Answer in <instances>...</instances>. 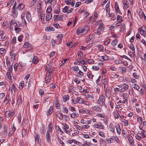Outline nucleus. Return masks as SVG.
<instances>
[{
    "mask_svg": "<svg viewBox=\"0 0 146 146\" xmlns=\"http://www.w3.org/2000/svg\"><path fill=\"white\" fill-rule=\"evenodd\" d=\"M5 116L7 118L11 116L10 111H6L5 113Z\"/></svg>",
    "mask_w": 146,
    "mask_h": 146,
    "instance_id": "nucleus-33",
    "label": "nucleus"
},
{
    "mask_svg": "<svg viewBox=\"0 0 146 146\" xmlns=\"http://www.w3.org/2000/svg\"><path fill=\"white\" fill-rule=\"evenodd\" d=\"M113 137L112 138H110L108 139L107 141L108 143H111L113 142Z\"/></svg>",
    "mask_w": 146,
    "mask_h": 146,
    "instance_id": "nucleus-44",
    "label": "nucleus"
},
{
    "mask_svg": "<svg viewBox=\"0 0 146 146\" xmlns=\"http://www.w3.org/2000/svg\"><path fill=\"white\" fill-rule=\"evenodd\" d=\"M38 60L37 59L36 57V56H34L33 59V63L36 64L38 63Z\"/></svg>",
    "mask_w": 146,
    "mask_h": 146,
    "instance_id": "nucleus-37",
    "label": "nucleus"
},
{
    "mask_svg": "<svg viewBox=\"0 0 146 146\" xmlns=\"http://www.w3.org/2000/svg\"><path fill=\"white\" fill-rule=\"evenodd\" d=\"M5 52V49L4 48H0V53L1 54H3Z\"/></svg>",
    "mask_w": 146,
    "mask_h": 146,
    "instance_id": "nucleus-55",
    "label": "nucleus"
},
{
    "mask_svg": "<svg viewBox=\"0 0 146 146\" xmlns=\"http://www.w3.org/2000/svg\"><path fill=\"white\" fill-rule=\"evenodd\" d=\"M115 127L117 133L118 134H120L121 133V129L119 124L118 123L116 124L115 125Z\"/></svg>",
    "mask_w": 146,
    "mask_h": 146,
    "instance_id": "nucleus-12",
    "label": "nucleus"
},
{
    "mask_svg": "<svg viewBox=\"0 0 146 146\" xmlns=\"http://www.w3.org/2000/svg\"><path fill=\"white\" fill-rule=\"evenodd\" d=\"M6 76L9 79H11V76L10 71L7 72Z\"/></svg>",
    "mask_w": 146,
    "mask_h": 146,
    "instance_id": "nucleus-46",
    "label": "nucleus"
},
{
    "mask_svg": "<svg viewBox=\"0 0 146 146\" xmlns=\"http://www.w3.org/2000/svg\"><path fill=\"white\" fill-rule=\"evenodd\" d=\"M63 16L62 15H58L57 21H62L63 19Z\"/></svg>",
    "mask_w": 146,
    "mask_h": 146,
    "instance_id": "nucleus-50",
    "label": "nucleus"
},
{
    "mask_svg": "<svg viewBox=\"0 0 146 146\" xmlns=\"http://www.w3.org/2000/svg\"><path fill=\"white\" fill-rule=\"evenodd\" d=\"M105 93V96L107 98H108L109 99L110 97L111 96V92L110 90L108 89L107 90V87L104 90Z\"/></svg>",
    "mask_w": 146,
    "mask_h": 146,
    "instance_id": "nucleus-5",
    "label": "nucleus"
},
{
    "mask_svg": "<svg viewBox=\"0 0 146 146\" xmlns=\"http://www.w3.org/2000/svg\"><path fill=\"white\" fill-rule=\"evenodd\" d=\"M100 30H95L94 31V33H96V34H97L98 35H100V34H101V33H100Z\"/></svg>",
    "mask_w": 146,
    "mask_h": 146,
    "instance_id": "nucleus-62",
    "label": "nucleus"
},
{
    "mask_svg": "<svg viewBox=\"0 0 146 146\" xmlns=\"http://www.w3.org/2000/svg\"><path fill=\"white\" fill-rule=\"evenodd\" d=\"M26 17L27 21L28 22H30L31 19V15L30 13L29 12H28L26 15Z\"/></svg>",
    "mask_w": 146,
    "mask_h": 146,
    "instance_id": "nucleus-11",
    "label": "nucleus"
},
{
    "mask_svg": "<svg viewBox=\"0 0 146 146\" xmlns=\"http://www.w3.org/2000/svg\"><path fill=\"white\" fill-rule=\"evenodd\" d=\"M53 26L57 28H60V26L58 25V23H56L53 24Z\"/></svg>",
    "mask_w": 146,
    "mask_h": 146,
    "instance_id": "nucleus-56",
    "label": "nucleus"
},
{
    "mask_svg": "<svg viewBox=\"0 0 146 146\" xmlns=\"http://www.w3.org/2000/svg\"><path fill=\"white\" fill-rule=\"evenodd\" d=\"M46 139L47 142L48 143L50 140V137L49 135V131L47 130L46 131Z\"/></svg>",
    "mask_w": 146,
    "mask_h": 146,
    "instance_id": "nucleus-16",
    "label": "nucleus"
},
{
    "mask_svg": "<svg viewBox=\"0 0 146 146\" xmlns=\"http://www.w3.org/2000/svg\"><path fill=\"white\" fill-rule=\"evenodd\" d=\"M138 31L141 35H143L146 38V35L145 33V31L144 30H142L140 29V28H139Z\"/></svg>",
    "mask_w": 146,
    "mask_h": 146,
    "instance_id": "nucleus-17",
    "label": "nucleus"
},
{
    "mask_svg": "<svg viewBox=\"0 0 146 146\" xmlns=\"http://www.w3.org/2000/svg\"><path fill=\"white\" fill-rule=\"evenodd\" d=\"M24 82L23 81H21L19 84V88L20 89H21L23 88L24 85Z\"/></svg>",
    "mask_w": 146,
    "mask_h": 146,
    "instance_id": "nucleus-40",
    "label": "nucleus"
},
{
    "mask_svg": "<svg viewBox=\"0 0 146 146\" xmlns=\"http://www.w3.org/2000/svg\"><path fill=\"white\" fill-rule=\"evenodd\" d=\"M22 103V99H21V95H20L18 97V98L17 100V104H18V105H19L20 104Z\"/></svg>",
    "mask_w": 146,
    "mask_h": 146,
    "instance_id": "nucleus-23",
    "label": "nucleus"
},
{
    "mask_svg": "<svg viewBox=\"0 0 146 146\" xmlns=\"http://www.w3.org/2000/svg\"><path fill=\"white\" fill-rule=\"evenodd\" d=\"M133 78L136 79H138L139 78V76L137 75V73L136 72L133 73Z\"/></svg>",
    "mask_w": 146,
    "mask_h": 146,
    "instance_id": "nucleus-47",
    "label": "nucleus"
},
{
    "mask_svg": "<svg viewBox=\"0 0 146 146\" xmlns=\"http://www.w3.org/2000/svg\"><path fill=\"white\" fill-rule=\"evenodd\" d=\"M10 55L11 56V58H13V59H15L16 54L15 53H13V50H12V51L10 52Z\"/></svg>",
    "mask_w": 146,
    "mask_h": 146,
    "instance_id": "nucleus-28",
    "label": "nucleus"
},
{
    "mask_svg": "<svg viewBox=\"0 0 146 146\" xmlns=\"http://www.w3.org/2000/svg\"><path fill=\"white\" fill-rule=\"evenodd\" d=\"M68 7L66 6L64 7L63 9V11L64 13H67L68 10Z\"/></svg>",
    "mask_w": 146,
    "mask_h": 146,
    "instance_id": "nucleus-45",
    "label": "nucleus"
},
{
    "mask_svg": "<svg viewBox=\"0 0 146 146\" xmlns=\"http://www.w3.org/2000/svg\"><path fill=\"white\" fill-rule=\"evenodd\" d=\"M24 47L25 48H27L28 50H31L33 48L32 45L28 42H25L24 45Z\"/></svg>",
    "mask_w": 146,
    "mask_h": 146,
    "instance_id": "nucleus-4",
    "label": "nucleus"
},
{
    "mask_svg": "<svg viewBox=\"0 0 146 146\" xmlns=\"http://www.w3.org/2000/svg\"><path fill=\"white\" fill-rule=\"evenodd\" d=\"M115 9L116 12L117 13L120 15L121 14V13L119 9L118 4L117 3L115 4Z\"/></svg>",
    "mask_w": 146,
    "mask_h": 146,
    "instance_id": "nucleus-9",
    "label": "nucleus"
},
{
    "mask_svg": "<svg viewBox=\"0 0 146 146\" xmlns=\"http://www.w3.org/2000/svg\"><path fill=\"white\" fill-rule=\"evenodd\" d=\"M109 127L110 131L113 132L115 131V126L112 123H111L110 124Z\"/></svg>",
    "mask_w": 146,
    "mask_h": 146,
    "instance_id": "nucleus-21",
    "label": "nucleus"
},
{
    "mask_svg": "<svg viewBox=\"0 0 146 146\" xmlns=\"http://www.w3.org/2000/svg\"><path fill=\"white\" fill-rule=\"evenodd\" d=\"M87 75L88 78L90 79H92L93 76H94V75L89 72L88 73Z\"/></svg>",
    "mask_w": 146,
    "mask_h": 146,
    "instance_id": "nucleus-38",
    "label": "nucleus"
},
{
    "mask_svg": "<svg viewBox=\"0 0 146 146\" xmlns=\"http://www.w3.org/2000/svg\"><path fill=\"white\" fill-rule=\"evenodd\" d=\"M46 3H47L48 4L51 3L53 1V0H44Z\"/></svg>",
    "mask_w": 146,
    "mask_h": 146,
    "instance_id": "nucleus-60",
    "label": "nucleus"
},
{
    "mask_svg": "<svg viewBox=\"0 0 146 146\" xmlns=\"http://www.w3.org/2000/svg\"><path fill=\"white\" fill-rule=\"evenodd\" d=\"M77 61L79 63V64L80 63H82L83 64H86V62L85 60H84L77 59Z\"/></svg>",
    "mask_w": 146,
    "mask_h": 146,
    "instance_id": "nucleus-27",
    "label": "nucleus"
},
{
    "mask_svg": "<svg viewBox=\"0 0 146 146\" xmlns=\"http://www.w3.org/2000/svg\"><path fill=\"white\" fill-rule=\"evenodd\" d=\"M52 15L51 13H47L45 19L47 21H50L52 18Z\"/></svg>",
    "mask_w": 146,
    "mask_h": 146,
    "instance_id": "nucleus-6",
    "label": "nucleus"
},
{
    "mask_svg": "<svg viewBox=\"0 0 146 146\" xmlns=\"http://www.w3.org/2000/svg\"><path fill=\"white\" fill-rule=\"evenodd\" d=\"M77 102L80 104H84V101L81 98L79 97H78L77 98Z\"/></svg>",
    "mask_w": 146,
    "mask_h": 146,
    "instance_id": "nucleus-10",
    "label": "nucleus"
},
{
    "mask_svg": "<svg viewBox=\"0 0 146 146\" xmlns=\"http://www.w3.org/2000/svg\"><path fill=\"white\" fill-rule=\"evenodd\" d=\"M123 61L120 60H115V62L117 64H121Z\"/></svg>",
    "mask_w": 146,
    "mask_h": 146,
    "instance_id": "nucleus-61",
    "label": "nucleus"
},
{
    "mask_svg": "<svg viewBox=\"0 0 146 146\" xmlns=\"http://www.w3.org/2000/svg\"><path fill=\"white\" fill-rule=\"evenodd\" d=\"M101 58L104 60L106 61L108 60V56L106 55H104V56H101L100 57Z\"/></svg>",
    "mask_w": 146,
    "mask_h": 146,
    "instance_id": "nucleus-35",
    "label": "nucleus"
},
{
    "mask_svg": "<svg viewBox=\"0 0 146 146\" xmlns=\"http://www.w3.org/2000/svg\"><path fill=\"white\" fill-rule=\"evenodd\" d=\"M86 98L89 99L90 100H92L94 99V97L92 95L89 94H87L85 95Z\"/></svg>",
    "mask_w": 146,
    "mask_h": 146,
    "instance_id": "nucleus-30",
    "label": "nucleus"
},
{
    "mask_svg": "<svg viewBox=\"0 0 146 146\" xmlns=\"http://www.w3.org/2000/svg\"><path fill=\"white\" fill-rule=\"evenodd\" d=\"M99 134L102 137H105V135H104V133L101 131H99Z\"/></svg>",
    "mask_w": 146,
    "mask_h": 146,
    "instance_id": "nucleus-59",
    "label": "nucleus"
},
{
    "mask_svg": "<svg viewBox=\"0 0 146 146\" xmlns=\"http://www.w3.org/2000/svg\"><path fill=\"white\" fill-rule=\"evenodd\" d=\"M58 141H59V143L61 144L62 146H65L64 143L60 139H58Z\"/></svg>",
    "mask_w": 146,
    "mask_h": 146,
    "instance_id": "nucleus-64",
    "label": "nucleus"
},
{
    "mask_svg": "<svg viewBox=\"0 0 146 146\" xmlns=\"http://www.w3.org/2000/svg\"><path fill=\"white\" fill-rule=\"evenodd\" d=\"M94 62V61L93 60H87V63L90 64H93Z\"/></svg>",
    "mask_w": 146,
    "mask_h": 146,
    "instance_id": "nucleus-63",
    "label": "nucleus"
},
{
    "mask_svg": "<svg viewBox=\"0 0 146 146\" xmlns=\"http://www.w3.org/2000/svg\"><path fill=\"white\" fill-rule=\"evenodd\" d=\"M127 0H124L123 1V5L126 8H127L129 6L127 4Z\"/></svg>",
    "mask_w": 146,
    "mask_h": 146,
    "instance_id": "nucleus-36",
    "label": "nucleus"
},
{
    "mask_svg": "<svg viewBox=\"0 0 146 146\" xmlns=\"http://www.w3.org/2000/svg\"><path fill=\"white\" fill-rule=\"evenodd\" d=\"M35 142L38 143L39 142V140L40 138V136L37 133H35L34 135Z\"/></svg>",
    "mask_w": 146,
    "mask_h": 146,
    "instance_id": "nucleus-14",
    "label": "nucleus"
},
{
    "mask_svg": "<svg viewBox=\"0 0 146 146\" xmlns=\"http://www.w3.org/2000/svg\"><path fill=\"white\" fill-rule=\"evenodd\" d=\"M117 86L119 88H121L122 86V88L120 89V93L124 92L125 91L128 90L129 87L128 84L124 83L122 84V86L118 85Z\"/></svg>",
    "mask_w": 146,
    "mask_h": 146,
    "instance_id": "nucleus-2",
    "label": "nucleus"
},
{
    "mask_svg": "<svg viewBox=\"0 0 146 146\" xmlns=\"http://www.w3.org/2000/svg\"><path fill=\"white\" fill-rule=\"evenodd\" d=\"M114 117L115 119H117L119 117V115L118 112H114Z\"/></svg>",
    "mask_w": 146,
    "mask_h": 146,
    "instance_id": "nucleus-43",
    "label": "nucleus"
},
{
    "mask_svg": "<svg viewBox=\"0 0 146 146\" xmlns=\"http://www.w3.org/2000/svg\"><path fill=\"white\" fill-rule=\"evenodd\" d=\"M51 78V76H50V75H47V73H46V76L45 79V81L46 83L47 84L50 81Z\"/></svg>",
    "mask_w": 146,
    "mask_h": 146,
    "instance_id": "nucleus-7",
    "label": "nucleus"
},
{
    "mask_svg": "<svg viewBox=\"0 0 146 146\" xmlns=\"http://www.w3.org/2000/svg\"><path fill=\"white\" fill-rule=\"evenodd\" d=\"M113 140L115 141L117 143L119 142L120 141L117 137H113Z\"/></svg>",
    "mask_w": 146,
    "mask_h": 146,
    "instance_id": "nucleus-57",
    "label": "nucleus"
},
{
    "mask_svg": "<svg viewBox=\"0 0 146 146\" xmlns=\"http://www.w3.org/2000/svg\"><path fill=\"white\" fill-rule=\"evenodd\" d=\"M104 25L103 24H101L99 25L98 30H100V31H102L104 30Z\"/></svg>",
    "mask_w": 146,
    "mask_h": 146,
    "instance_id": "nucleus-31",
    "label": "nucleus"
},
{
    "mask_svg": "<svg viewBox=\"0 0 146 146\" xmlns=\"http://www.w3.org/2000/svg\"><path fill=\"white\" fill-rule=\"evenodd\" d=\"M79 114L76 113H72L70 115V117L72 118H75L76 117H78Z\"/></svg>",
    "mask_w": 146,
    "mask_h": 146,
    "instance_id": "nucleus-29",
    "label": "nucleus"
},
{
    "mask_svg": "<svg viewBox=\"0 0 146 146\" xmlns=\"http://www.w3.org/2000/svg\"><path fill=\"white\" fill-rule=\"evenodd\" d=\"M94 127L96 128H98L99 129H103L104 126V125L101 124L100 125H99L97 124H95Z\"/></svg>",
    "mask_w": 146,
    "mask_h": 146,
    "instance_id": "nucleus-20",
    "label": "nucleus"
},
{
    "mask_svg": "<svg viewBox=\"0 0 146 146\" xmlns=\"http://www.w3.org/2000/svg\"><path fill=\"white\" fill-rule=\"evenodd\" d=\"M3 133L5 135H7V127L6 125H3Z\"/></svg>",
    "mask_w": 146,
    "mask_h": 146,
    "instance_id": "nucleus-15",
    "label": "nucleus"
},
{
    "mask_svg": "<svg viewBox=\"0 0 146 146\" xmlns=\"http://www.w3.org/2000/svg\"><path fill=\"white\" fill-rule=\"evenodd\" d=\"M26 131L25 129H23L22 130V136L24 137L26 136Z\"/></svg>",
    "mask_w": 146,
    "mask_h": 146,
    "instance_id": "nucleus-39",
    "label": "nucleus"
},
{
    "mask_svg": "<svg viewBox=\"0 0 146 146\" xmlns=\"http://www.w3.org/2000/svg\"><path fill=\"white\" fill-rule=\"evenodd\" d=\"M92 109L94 110L97 111H101V108L98 106H94Z\"/></svg>",
    "mask_w": 146,
    "mask_h": 146,
    "instance_id": "nucleus-19",
    "label": "nucleus"
},
{
    "mask_svg": "<svg viewBox=\"0 0 146 146\" xmlns=\"http://www.w3.org/2000/svg\"><path fill=\"white\" fill-rule=\"evenodd\" d=\"M57 115L58 116V118L62 120L63 119V116L60 113H58Z\"/></svg>",
    "mask_w": 146,
    "mask_h": 146,
    "instance_id": "nucleus-48",
    "label": "nucleus"
},
{
    "mask_svg": "<svg viewBox=\"0 0 146 146\" xmlns=\"http://www.w3.org/2000/svg\"><path fill=\"white\" fill-rule=\"evenodd\" d=\"M85 31V29L80 28L77 29L76 30V33L78 35H79L80 33L84 32Z\"/></svg>",
    "mask_w": 146,
    "mask_h": 146,
    "instance_id": "nucleus-8",
    "label": "nucleus"
},
{
    "mask_svg": "<svg viewBox=\"0 0 146 146\" xmlns=\"http://www.w3.org/2000/svg\"><path fill=\"white\" fill-rule=\"evenodd\" d=\"M117 20L118 22L122 21V17L119 15H118L117 16Z\"/></svg>",
    "mask_w": 146,
    "mask_h": 146,
    "instance_id": "nucleus-42",
    "label": "nucleus"
},
{
    "mask_svg": "<svg viewBox=\"0 0 146 146\" xmlns=\"http://www.w3.org/2000/svg\"><path fill=\"white\" fill-rule=\"evenodd\" d=\"M133 88L137 90H138L139 89V86L136 84H134V86H133Z\"/></svg>",
    "mask_w": 146,
    "mask_h": 146,
    "instance_id": "nucleus-53",
    "label": "nucleus"
},
{
    "mask_svg": "<svg viewBox=\"0 0 146 146\" xmlns=\"http://www.w3.org/2000/svg\"><path fill=\"white\" fill-rule=\"evenodd\" d=\"M52 11V8L51 7H48L46 10V13H51L50 12Z\"/></svg>",
    "mask_w": 146,
    "mask_h": 146,
    "instance_id": "nucleus-49",
    "label": "nucleus"
},
{
    "mask_svg": "<svg viewBox=\"0 0 146 146\" xmlns=\"http://www.w3.org/2000/svg\"><path fill=\"white\" fill-rule=\"evenodd\" d=\"M53 110V107L51 106L47 111L46 113V115L47 116L50 114L52 112Z\"/></svg>",
    "mask_w": 146,
    "mask_h": 146,
    "instance_id": "nucleus-18",
    "label": "nucleus"
},
{
    "mask_svg": "<svg viewBox=\"0 0 146 146\" xmlns=\"http://www.w3.org/2000/svg\"><path fill=\"white\" fill-rule=\"evenodd\" d=\"M138 136H139L141 138H143L146 137V131L142 130L140 132L137 134Z\"/></svg>",
    "mask_w": 146,
    "mask_h": 146,
    "instance_id": "nucleus-3",
    "label": "nucleus"
},
{
    "mask_svg": "<svg viewBox=\"0 0 146 146\" xmlns=\"http://www.w3.org/2000/svg\"><path fill=\"white\" fill-rule=\"evenodd\" d=\"M83 55L82 52L81 51H79L78 52V56L80 59L82 58V55Z\"/></svg>",
    "mask_w": 146,
    "mask_h": 146,
    "instance_id": "nucleus-54",
    "label": "nucleus"
},
{
    "mask_svg": "<svg viewBox=\"0 0 146 146\" xmlns=\"http://www.w3.org/2000/svg\"><path fill=\"white\" fill-rule=\"evenodd\" d=\"M117 39H115L113 40L112 41V42H111V43L112 46L113 47L115 46V45L117 43Z\"/></svg>",
    "mask_w": 146,
    "mask_h": 146,
    "instance_id": "nucleus-32",
    "label": "nucleus"
},
{
    "mask_svg": "<svg viewBox=\"0 0 146 146\" xmlns=\"http://www.w3.org/2000/svg\"><path fill=\"white\" fill-rule=\"evenodd\" d=\"M55 102V106L56 108H58L59 106V104L58 99L56 100Z\"/></svg>",
    "mask_w": 146,
    "mask_h": 146,
    "instance_id": "nucleus-51",
    "label": "nucleus"
},
{
    "mask_svg": "<svg viewBox=\"0 0 146 146\" xmlns=\"http://www.w3.org/2000/svg\"><path fill=\"white\" fill-rule=\"evenodd\" d=\"M45 30L46 31H54L53 27L48 26L45 27Z\"/></svg>",
    "mask_w": 146,
    "mask_h": 146,
    "instance_id": "nucleus-22",
    "label": "nucleus"
},
{
    "mask_svg": "<svg viewBox=\"0 0 146 146\" xmlns=\"http://www.w3.org/2000/svg\"><path fill=\"white\" fill-rule=\"evenodd\" d=\"M21 115L19 114L18 116V120L19 123H20L21 121Z\"/></svg>",
    "mask_w": 146,
    "mask_h": 146,
    "instance_id": "nucleus-52",
    "label": "nucleus"
},
{
    "mask_svg": "<svg viewBox=\"0 0 146 146\" xmlns=\"http://www.w3.org/2000/svg\"><path fill=\"white\" fill-rule=\"evenodd\" d=\"M60 8L57 7H55L54 13L56 14H58L60 12Z\"/></svg>",
    "mask_w": 146,
    "mask_h": 146,
    "instance_id": "nucleus-26",
    "label": "nucleus"
},
{
    "mask_svg": "<svg viewBox=\"0 0 146 146\" xmlns=\"http://www.w3.org/2000/svg\"><path fill=\"white\" fill-rule=\"evenodd\" d=\"M24 5L22 3H20L18 5L17 9L19 10H21L24 8Z\"/></svg>",
    "mask_w": 146,
    "mask_h": 146,
    "instance_id": "nucleus-24",
    "label": "nucleus"
},
{
    "mask_svg": "<svg viewBox=\"0 0 146 146\" xmlns=\"http://www.w3.org/2000/svg\"><path fill=\"white\" fill-rule=\"evenodd\" d=\"M73 70L74 71H77L79 70V68L78 66H74L73 67Z\"/></svg>",
    "mask_w": 146,
    "mask_h": 146,
    "instance_id": "nucleus-58",
    "label": "nucleus"
},
{
    "mask_svg": "<svg viewBox=\"0 0 146 146\" xmlns=\"http://www.w3.org/2000/svg\"><path fill=\"white\" fill-rule=\"evenodd\" d=\"M105 98L103 95H101L98 100L97 101V103L99 104L100 106H104L105 104Z\"/></svg>",
    "mask_w": 146,
    "mask_h": 146,
    "instance_id": "nucleus-1",
    "label": "nucleus"
},
{
    "mask_svg": "<svg viewBox=\"0 0 146 146\" xmlns=\"http://www.w3.org/2000/svg\"><path fill=\"white\" fill-rule=\"evenodd\" d=\"M41 2L38 3L37 6V9L38 12H40L41 11Z\"/></svg>",
    "mask_w": 146,
    "mask_h": 146,
    "instance_id": "nucleus-13",
    "label": "nucleus"
},
{
    "mask_svg": "<svg viewBox=\"0 0 146 146\" xmlns=\"http://www.w3.org/2000/svg\"><path fill=\"white\" fill-rule=\"evenodd\" d=\"M69 96L68 95L64 96L63 97V101L66 102L69 100Z\"/></svg>",
    "mask_w": 146,
    "mask_h": 146,
    "instance_id": "nucleus-25",
    "label": "nucleus"
},
{
    "mask_svg": "<svg viewBox=\"0 0 146 146\" xmlns=\"http://www.w3.org/2000/svg\"><path fill=\"white\" fill-rule=\"evenodd\" d=\"M129 48L132 51H135V48L133 43H131L129 45Z\"/></svg>",
    "mask_w": 146,
    "mask_h": 146,
    "instance_id": "nucleus-41",
    "label": "nucleus"
},
{
    "mask_svg": "<svg viewBox=\"0 0 146 146\" xmlns=\"http://www.w3.org/2000/svg\"><path fill=\"white\" fill-rule=\"evenodd\" d=\"M128 138L129 143L131 144H132L134 143V141L133 138L132 137H128Z\"/></svg>",
    "mask_w": 146,
    "mask_h": 146,
    "instance_id": "nucleus-34",
    "label": "nucleus"
}]
</instances>
